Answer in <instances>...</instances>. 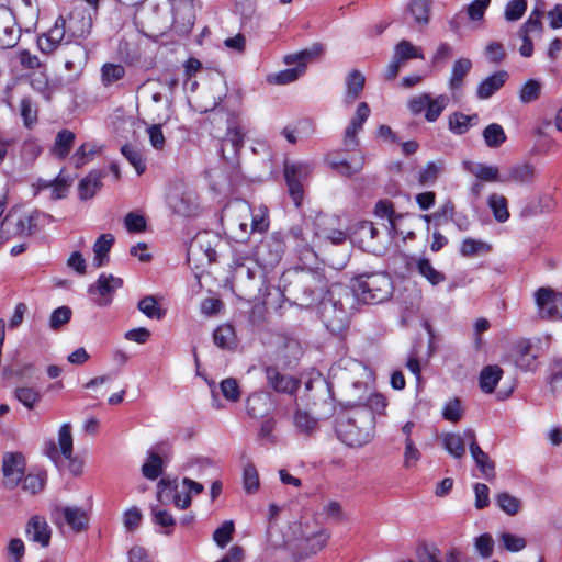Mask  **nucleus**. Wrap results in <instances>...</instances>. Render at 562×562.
<instances>
[{"label":"nucleus","instance_id":"f257e3e1","mask_svg":"<svg viewBox=\"0 0 562 562\" xmlns=\"http://www.w3.org/2000/svg\"><path fill=\"white\" fill-rule=\"evenodd\" d=\"M356 294L342 284H333L318 305V313L328 330L340 333L356 308Z\"/></svg>","mask_w":562,"mask_h":562},{"label":"nucleus","instance_id":"f03ea898","mask_svg":"<svg viewBox=\"0 0 562 562\" xmlns=\"http://www.w3.org/2000/svg\"><path fill=\"white\" fill-rule=\"evenodd\" d=\"M231 280L234 288L252 300L265 302L270 294L265 268L254 258L236 254L231 263Z\"/></svg>","mask_w":562,"mask_h":562},{"label":"nucleus","instance_id":"7ed1b4c3","mask_svg":"<svg viewBox=\"0 0 562 562\" xmlns=\"http://www.w3.org/2000/svg\"><path fill=\"white\" fill-rule=\"evenodd\" d=\"M375 418L366 408H355L340 416L336 423L338 439L351 448L367 445L373 438Z\"/></svg>","mask_w":562,"mask_h":562},{"label":"nucleus","instance_id":"20e7f679","mask_svg":"<svg viewBox=\"0 0 562 562\" xmlns=\"http://www.w3.org/2000/svg\"><path fill=\"white\" fill-rule=\"evenodd\" d=\"M393 285L387 274L374 272L359 276L355 279L351 291L356 294V301L376 304L386 301L392 294Z\"/></svg>","mask_w":562,"mask_h":562},{"label":"nucleus","instance_id":"39448f33","mask_svg":"<svg viewBox=\"0 0 562 562\" xmlns=\"http://www.w3.org/2000/svg\"><path fill=\"white\" fill-rule=\"evenodd\" d=\"M41 217H43L44 220H47L48 222L54 221L52 215L42 214L36 211L30 212V213H23V214L19 215V217L14 222L13 231L10 232V231H5V226H9L12 223L13 214H11V213L8 214L1 224L0 245L3 244L9 238V235L21 236V237L31 236L33 233L36 232L37 224H38Z\"/></svg>","mask_w":562,"mask_h":562},{"label":"nucleus","instance_id":"423d86ee","mask_svg":"<svg viewBox=\"0 0 562 562\" xmlns=\"http://www.w3.org/2000/svg\"><path fill=\"white\" fill-rule=\"evenodd\" d=\"M285 249L284 238L280 233H273L260 240L254 250V259L263 268L276 266Z\"/></svg>","mask_w":562,"mask_h":562},{"label":"nucleus","instance_id":"0eeeda50","mask_svg":"<svg viewBox=\"0 0 562 562\" xmlns=\"http://www.w3.org/2000/svg\"><path fill=\"white\" fill-rule=\"evenodd\" d=\"M538 316L542 319H562V293L549 286L539 288L533 294Z\"/></svg>","mask_w":562,"mask_h":562},{"label":"nucleus","instance_id":"6e6552de","mask_svg":"<svg viewBox=\"0 0 562 562\" xmlns=\"http://www.w3.org/2000/svg\"><path fill=\"white\" fill-rule=\"evenodd\" d=\"M312 166L306 162H285L284 177L289 193L296 206H300L303 198V181L310 176Z\"/></svg>","mask_w":562,"mask_h":562},{"label":"nucleus","instance_id":"1a4fd4ad","mask_svg":"<svg viewBox=\"0 0 562 562\" xmlns=\"http://www.w3.org/2000/svg\"><path fill=\"white\" fill-rule=\"evenodd\" d=\"M123 285V280L113 274L102 273L88 288V293L98 306H108L111 304L115 291Z\"/></svg>","mask_w":562,"mask_h":562},{"label":"nucleus","instance_id":"9d476101","mask_svg":"<svg viewBox=\"0 0 562 562\" xmlns=\"http://www.w3.org/2000/svg\"><path fill=\"white\" fill-rule=\"evenodd\" d=\"M25 458L21 452H5L2 457L3 485L15 488L22 481L25 473Z\"/></svg>","mask_w":562,"mask_h":562},{"label":"nucleus","instance_id":"9b49d317","mask_svg":"<svg viewBox=\"0 0 562 562\" xmlns=\"http://www.w3.org/2000/svg\"><path fill=\"white\" fill-rule=\"evenodd\" d=\"M431 0H411L404 12V21L413 29L423 31L430 22Z\"/></svg>","mask_w":562,"mask_h":562},{"label":"nucleus","instance_id":"f8f14e48","mask_svg":"<svg viewBox=\"0 0 562 562\" xmlns=\"http://www.w3.org/2000/svg\"><path fill=\"white\" fill-rule=\"evenodd\" d=\"M20 40V29L13 12L5 5H0V47L12 48Z\"/></svg>","mask_w":562,"mask_h":562},{"label":"nucleus","instance_id":"ddd939ff","mask_svg":"<svg viewBox=\"0 0 562 562\" xmlns=\"http://www.w3.org/2000/svg\"><path fill=\"white\" fill-rule=\"evenodd\" d=\"M370 113L371 111L367 102H360L358 104L355 115L345 130L344 145L347 149H355L358 146L357 134L362 130Z\"/></svg>","mask_w":562,"mask_h":562},{"label":"nucleus","instance_id":"4468645a","mask_svg":"<svg viewBox=\"0 0 562 562\" xmlns=\"http://www.w3.org/2000/svg\"><path fill=\"white\" fill-rule=\"evenodd\" d=\"M463 169L484 183H504V177L497 166L467 160Z\"/></svg>","mask_w":562,"mask_h":562},{"label":"nucleus","instance_id":"2eb2a0df","mask_svg":"<svg viewBox=\"0 0 562 562\" xmlns=\"http://www.w3.org/2000/svg\"><path fill=\"white\" fill-rule=\"evenodd\" d=\"M66 24L70 37H86L92 27V16L90 13L85 14L80 9H75L66 20Z\"/></svg>","mask_w":562,"mask_h":562},{"label":"nucleus","instance_id":"dca6fc26","mask_svg":"<svg viewBox=\"0 0 562 562\" xmlns=\"http://www.w3.org/2000/svg\"><path fill=\"white\" fill-rule=\"evenodd\" d=\"M68 33L66 19L59 16L54 26L44 35L38 38V46L42 52H53L64 40Z\"/></svg>","mask_w":562,"mask_h":562},{"label":"nucleus","instance_id":"f3484780","mask_svg":"<svg viewBox=\"0 0 562 562\" xmlns=\"http://www.w3.org/2000/svg\"><path fill=\"white\" fill-rule=\"evenodd\" d=\"M245 133L241 127L236 123H229L225 137L222 139L221 153L224 158H228L226 153L231 156H236L244 144Z\"/></svg>","mask_w":562,"mask_h":562},{"label":"nucleus","instance_id":"a211bd4d","mask_svg":"<svg viewBox=\"0 0 562 562\" xmlns=\"http://www.w3.org/2000/svg\"><path fill=\"white\" fill-rule=\"evenodd\" d=\"M268 384L277 392L292 394L294 393L300 381L290 375L281 374L276 368L269 367L266 370Z\"/></svg>","mask_w":562,"mask_h":562},{"label":"nucleus","instance_id":"6ab92c4d","mask_svg":"<svg viewBox=\"0 0 562 562\" xmlns=\"http://www.w3.org/2000/svg\"><path fill=\"white\" fill-rule=\"evenodd\" d=\"M536 179V169L528 162H519L508 168L504 176L505 183L530 184Z\"/></svg>","mask_w":562,"mask_h":562},{"label":"nucleus","instance_id":"aec40b11","mask_svg":"<svg viewBox=\"0 0 562 562\" xmlns=\"http://www.w3.org/2000/svg\"><path fill=\"white\" fill-rule=\"evenodd\" d=\"M329 533L326 530H319L316 533L303 540L300 551L295 553L296 560H302L316 554L327 544Z\"/></svg>","mask_w":562,"mask_h":562},{"label":"nucleus","instance_id":"412c9836","mask_svg":"<svg viewBox=\"0 0 562 562\" xmlns=\"http://www.w3.org/2000/svg\"><path fill=\"white\" fill-rule=\"evenodd\" d=\"M26 537L29 540L46 547L50 540V529L43 517L33 516L26 526Z\"/></svg>","mask_w":562,"mask_h":562},{"label":"nucleus","instance_id":"4be33fe9","mask_svg":"<svg viewBox=\"0 0 562 562\" xmlns=\"http://www.w3.org/2000/svg\"><path fill=\"white\" fill-rule=\"evenodd\" d=\"M508 74L505 70H498L483 79L476 89V97L481 100L491 98L507 81Z\"/></svg>","mask_w":562,"mask_h":562},{"label":"nucleus","instance_id":"5701e85b","mask_svg":"<svg viewBox=\"0 0 562 562\" xmlns=\"http://www.w3.org/2000/svg\"><path fill=\"white\" fill-rule=\"evenodd\" d=\"M175 21L182 26H192L195 20L194 0H169Z\"/></svg>","mask_w":562,"mask_h":562},{"label":"nucleus","instance_id":"b1692460","mask_svg":"<svg viewBox=\"0 0 562 562\" xmlns=\"http://www.w3.org/2000/svg\"><path fill=\"white\" fill-rule=\"evenodd\" d=\"M324 289L323 280L315 273H307L302 279L303 296L302 305H312L321 295Z\"/></svg>","mask_w":562,"mask_h":562},{"label":"nucleus","instance_id":"393cba45","mask_svg":"<svg viewBox=\"0 0 562 562\" xmlns=\"http://www.w3.org/2000/svg\"><path fill=\"white\" fill-rule=\"evenodd\" d=\"M88 59L86 48L79 43H67L65 67L70 71H82Z\"/></svg>","mask_w":562,"mask_h":562},{"label":"nucleus","instance_id":"a878e982","mask_svg":"<svg viewBox=\"0 0 562 562\" xmlns=\"http://www.w3.org/2000/svg\"><path fill=\"white\" fill-rule=\"evenodd\" d=\"M324 45L315 43L311 47H307L296 54H291L284 57L286 65L302 66L304 69L308 63L318 59L324 54Z\"/></svg>","mask_w":562,"mask_h":562},{"label":"nucleus","instance_id":"bb28decb","mask_svg":"<svg viewBox=\"0 0 562 562\" xmlns=\"http://www.w3.org/2000/svg\"><path fill=\"white\" fill-rule=\"evenodd\" d=\"M364 83L366 78L361 71L353 69L347 75L344 98L346 104H352L361 95Z\"/></svg>","mask_w":562,"mask_h":562},{"label":"nucleus","instance_id":"cd10ccee","mask_svg":"<svg viewBox=\"0 0 562 562\" xmlns=\"http://www.w3.org/2000/svg\"><path fill=\"white\" fill-rule=\"evenodd\" d=\"M114 244V236L112 234H102L98 237L93 245V265L101 268L109 262V254Z\"/></svg>","mask_w":562,"mask_h":562},{"label":"nucleus","instance_id":"c85d7f7f","mask_svg":"<svg viewBox=\"0 0 562 562\" xmlns=\"http://www.w3.org/2000/svg\"><path fill=\"white\" fill-rule=\"evenodd\" d=\"M63 516L66 524L75 531H80L86 528L88 524L87 513L76 506H66L57 510Z\"/></svg>","mask_w":562,"mask_h":562},{"label":"nucleus","instance_id":"c756f323","mask_svg":"<svg viewBox=\"0 0 562 562\" xmlns=\"http://www.w3.org/2000/svg\"><path fill=\"white\" fill-rule=\"evenodd\" d=\"M472 69V61L469 58L457 59L451 68L449 88L452 91L460 90L463 86V80Z\"/></svg>","mask_w":562,"mask_h":562},{"label":"nucleus","instance_id":"7c9ffc66","mask_svg":"<svg viewBox=\"0 0 562 562\" xmlns=\"http://www.w3.org/2000/svg\"><path fill=\"white\" fill-rule=\"evenodd\" d=\"M75 139L74 132L69 130L59 131L52 147V154L59 159L66 158L75 144Z\"/></svg>","mask_w":562,"mask_h":562},{"label":"nucleus","instance_id":"2f4dec72","mask_svg":"<svg viewBox=\"0 0 562 562\" xmlns=\"http://www.w3.org/2000/svg\"><path fill=\"white\" fill-rule=\"evenodd\" d=\"M103 173L100 170H92L79 183V196L82 200L91 199L101 187Z\"/></svg>","mask_w":562,"mask_h":562},{"label":"nucleus","instance_id":"473e14b6","mask_svg":"<svg viewBox=\"0 0 562 562\" xmlns=\"http://www.w3.org/2000/svg\"><path fill=\"white\" fill-rule=\"evenodd\" d=\"M487 205L498 223H504L509 218L508 201L503 194L491 193L487 198Z\"/></svg>","mask_w":562,"mask_h":562},{"label":"nucleus","instance_id":"72a5a7b5","mask_svg":"<svg viewBox=\"0 0 562 562\" xmlns=\"http://www.w3.org/2000/svg\"><path fill=\"white\" fill-rule=\"evenodd\" d=\"M503 374L498 366H487L480 374V387L484 393H493Z\"/></svg>","mask_w":562,"mask_h":562},{"label":"nucleus","instance_id":"f704fd0d","mask_svg":"<svg viewBox=\"0 0 562 562\" xmlns=\"http://www.w3.org/2000/svg\"><path fill=\"white\" fill-rule=\"evenodd\" d=\"M353 405L355 408L368 409L374 417L375 414H384L387 402L382 394L373 393L366 398L360 397L357 402L353 403Z\"/></svg>","mask_w":562,"mask_h":562},{"label":"nucleus","instance_id":"c9c22d12","mask_svg":"<svg viewBox=\"0 0 562 562\" xmlns=\"http://www.w3.org/2000/svg\"><path fill=\"white\" fill-rule=\"evenodd\" d=\"M328 165L345 177H351L355 173H358L363 167V157H359L353 159L352 162H348L342 159H338L336 157L327 158Z\"/></svg>","mask_w":562,"mask_h":562},{"label":"nucleus","instance_id":"e433bc0d","mask_svg":"<svg viewBox=\"0 0 562 562\" xmlns=\"http://www.w3.org/2000/svg\"><path fill=\"white\" fill-rule=\"evenodd\" d=\"M393 55L402 63L413 58H425L423 49L407 40H402L395 45Z\"/></svg>","mask_w":562,"mask_h":562},{"label":"nucleus","instance_id":"4c0bfd02","mask_svg":"<svg viewBox=\"0 0 562 562\" xmlns=\"http://www.w3.org/2000/svg\"><path fill=\"white\" fill-rule=\"evenodd\" d=\"M482 135H483L484 142H485V145L490 148H498L507 139L504 128L502 127V125H499L497 123L488 124L483 130Z\"/></svg>","mask_w":562,"mask_h":562},{"label":"nucleus","instance_id":"58836bf2","mask_svg":"<svg viewBox=\"0 0 562 562\" xmlns=\"http://www.w3.org/2000/svg\"><path fill=\"white\" fill-rule=\"evenodd\" d=\"M166 201L168 206L177 214L186 215L189 211L188 202L180 187L169 188L166 194Z\"/></svg>","mask_w":562,"mask_h":562},{"label":"nucleus","instance_id":"ea45409f","mask_svg":"<svg viewBox=\"0 0 562 562\" xmlns=\"http://www.w3.org/2000/svg\"><path fill=\"white\" fill-rule=\"evenodd\" d=\"M125 76V68L121 64L105 63L101 67V82L104 87H111Z\"/></svg>","mask_w":562,"mask_h":562},{"label":"nucleus","instance_id":"a19ab883","mask_svg":"<svg viewBox=\"0 0 562 562\" xmlns=\"http://www.w3.org/2000/svg\"><path fill=\"white\" fill-rule=\"evenodd\" d=\"M418 272L431 284L438 285L446 280L442 272L438 271L426 258H420L416 263Z\"/></svg>","mask_w":562,"mask_h":562},{"label":"nucleus","instance_id":"79ce46f5","mask_svg":"<svg viewBox=\"0 0 562 562\" xmlns=\"http://www.w3.org/2000/svg\"><path fill=\"white\" fill-rule=\"evenodd\" d=\"M442 442L445 449L456 459H461L465 454L464 438L461 434L449 432L443 435Z\"/></svg>","mask_w":562,"mask_h":562},{"label":"nucleus","instance_id":"37998d69","mask_svg":"<svg viewBox=\"0 0 562 562\" xmlns=\"http://www.w3.org/2000/svg\"><path fill=\"white\" fill-rule=\"evenodd\" d=\"M121 153L125 159L135 168L138 175H142L146 170L145 159L138 148L126 144L121 147Z\"/></svg>","mask_w":562,"mask_h":562},{"label":"nucleus","instance_id":"c03bdc74","mask_svg":"<svg viewBox=\"0 0 562 562\" xmlns=\"http://www.w3.org/2000/svg\"><path fill=\"white\" fill-rule=\"evenodd\" d=\"M443 170V162L441 160L438 161H429L420 171L418 181L422 186H430L436 182L438 177Z\"/></svg>","mask_w":562,"mask_h":562},{"label":"nucleus","instance_id":"a18cd8bd","mask_svg":"<svg viewBox=\"0 0 562 562\" xmlns=\"http://www.w3.org/2000/svg\"><path fill=\"white\" fill-rule=\"evenodd\" d=\"M214 344L222 349H229L235 344V331L231 325H221L213 333Z\"/></svg>","mask_w":562,"mask_h":562},{"label":"nucleus","instance_id":"49530a36","mask_svg":"<svg viewBox=\"0 0 562 562\" xmlns=\"http://www.w3.org/2000/svg\"><path fill=\"white\" fill-rule=\"evenodd\" d=\"M164 461L155 452H150L147 461L142 467L143 475L148 480H156L162 473Z\"/></svg>","mask_w":562,"mask_h":562},{"label":"nucleus","instance_id":"de8ad7c7","mask_svg":"<svg viewBox=\"0 0 562 562\" xmlns=\"http://www.w3.org/2000/svg\"><path fill=\"white\" fill-rule=\"evenodd\" d=\"M138 310L149 318L161 319L165 312L158 306L157 300L153 295L143 297L137 305Z\"/></svg>","mask_w":562,"mask_h":562},{"label":"nucleus","instance_id":"09e8293b","mask_svg":"<svg viewBox=\"0 0 562 562\" xmlns=\"http://www.w3.org/2000/svg\"><path fill=\"white\" fill-rule=\"evenodd\" d=\"M243 484H244L245 491L248 494H254L259 490V486H260L259 474H258L256 467L252 463H248L244 467Z\"/></svg>","mask_w":562,"mask_h":562},{"label":"nucleus","instance_id":"8fccbe9b","mask_svg":"<svg viewBox=\"0 0 562 562\" xmlns=\"http://www.w3.org/2000/svg\"><path fill=\"white\" fill-rule=\"evenodd\" d=\"M374 213L381 218H386L392 231L396 229V221L401 217L396 214L393 204L386 200H381L375 204Z\"/></svg>","mask_w":562,"mask_h":562},{"label":"nucleus","instance_id":"3c124183","mask_svg":"<svg viewBox=\"0 0 562 562\" xmlns=\"http://www.w3.org/2000/svg\"><path fill=\"white\" fill-rule=\"evenodd\" d=\"M58 445L60 448V453L65 459L69 460L72 456V436H71V426L66 423L63 424L59 432H58Z\"/></svg>","mask_w":562,"mask_h":562},{"label":"nucleus","instance_id":"603ef678","mask_svg":"<svg viewBox=\"0 0 562 562\" xmlns=\"http://www.w3.org/2000/svg\"><path fill=\"white\" fill-rule=\"evenodd\" d=\"M21 482H22V488L25 492H29L31 494H36L43 490L45 482H46V474L43 472L29 473L27 475L24 474Z\"/></svg>","mask_w":562,"mask_h":562},{"label":"nucleus","instance_id":"864d4df0","mask_svg":"<svg viewBox=\"0 0 562 562\" xmlns=\"http://www.w3.org/2000/svg\"><path fill=\"white\" fill-rule=\"evenodd\" d=\"M448 103L449 97L445 94H440L435 99L430 98L427 111L425 113L426 120L428 122H435L447 108Z\"/></svg>","mask_w":562,"mask_h":562},{"label":"nucleus","instance_id":"5fc2aeb1","mask_svg":"<svg viewBox=\"0 0 562 562\" xmlns=\"http://www.w3.org/2000/svg\"><path fill=\"white\" fill-rule=\"evenodd\" d=\"M234 531V522L232 520L224 521L222 526L213 532V540L217 547L225 548L232 541Z\"/></svg>","mask_w":562,"mask_h":562},{"label":"nucleus","instance_id":"6e6d98bb","mask_svg":"<svg viewBox=\"0 0 562 562\" xmlns=\"http://www.w3.org/2000/svg\"><path fill=\"white\" fill-rule=\"evenodd\" d=\"M358 233L362 243H367V247L372 252H378L380 249L375 247L372 241L378 237L379 231L372 222H362L358 228Z\"/></svg>","mask_w":562,"mask_h":562},{"label":"nucleus","instance_id":"4d7b16f0","mask_svg":"<svg viewBox=\"0 0 562 562\" xmlns=\"http://www.w3.org/2000/svg\"><path fill=\"white\" fill-rule=\"evenodd\" d=\"M541 83L535 79L528 80L519 91V100L522 103H531L540 98Z\"/></svg>","mask_w":562,"mask_h":562},{"label":"nucleus","instance_id":"13d9d810","mask_svg":"<svg viewBox=\"0 0 562 562\" xmlns=\"http://www.w3.org/2000/svg\"><path fill=\"white\" fill-rule=\"evenodd\" d=\"M474 120H477L476 115L470 116L463 113H454L449 119V127L456 134H464Z\"/></svg>","mask_w":562,"mask_h":562},{"label":"nucleus","instance_id":"bf43d9fd","mask_svg":"<svg viewBox=\"0 0 562 562\" xmlns=\"http://www.w3.org/2000/svg\"><path fill=\"white\" fill-rule=\"evenodd\" d=\"M293 422L297 430L304 434H310L317 427V419L301 409L295 412Z\"/></svg>","mask_w":562,"mask_h":562},{"label":"nucleus","instance_id":"052dcab7","mask_svg":"<svg viewBox=\"0 0 562 562\" xmlns=\"http://www.w3.org/2000/svg\"><path fill=\"white\" fill-rule=\"evenodd\" d=\"M496 503L503 512L510 516L516 515L521 507V503L517 497L505 492L497 495Z\"/></svg>","mask_w":562,"mask_h":562},{"label":"nucleus","instance_id":"680f3d73","mask_svg":"<svg viewBox=\"0 0 562 562\" xmlns=\"http://www.w3.org/2000/svg\"><path fill=\"white\" fill-rule=\"evenodd\" d=\"M487 251H490L487 244L473 238H465L460 247V252L464 257H473Z\"/></svg>","mask_w":562,"mask_h":562},{"label":"nucleus","instance_id":"e2e57ef3","mask_svg":"<svg viewBox=\"0 0 562 562\" xmlns=\"http://www.w3.org/2000/svg\"><path fill=\"white\" fill-rule=\"evenodd\" d=\"M527 10L526 0H510L505 5L504 16L508 22L518 21Z\"/></svg>","mask_w":562,"mask_h":562},{"label":"nucleus","instance_id":"0e129e2a","mask_svg":"<svg viewBox=\"0 0 562 562\" xmlns=\"http://www.w3.org/2000/svg\"><path fill=\"white\" fill-rule=\"evenodd\" d=\"M222 395L229 402H238L241 395L238 382L234 378H226L220 383Z\"/></svg>","mask_w":562,"mask_h":562},{"label":"nucleus","instance_id":"69168bd1","mask_svg":"<svg viewBox=\"0 0 562 562\" xmlns=\"http://www.w3.org/2000/svg\"><path fill=\"white\" fill-rule=\"evenodd\" d=\"M499 541L503 544V547L509 552H519L522 549H525L527 544L525 538L510 532L501 533Z\"/></svg>","mask_w":562,"mask_h":562},{"label":"nucleus","instance_id":"338daca9","mask_svg":"<svg viewBox=\"0 0 562 562\" xmlns=\"http://www.w3.org/2000/svg\"><path fill=\"white\" fill-rule=\"evenodd\" d=\"M474 548L477 554L483 558H490L494 552V539L490 533H483L474 539Z\"/></svg>","mask_w":562,"mask_h":562},{"label":"nucleus","instance_id":"774afa93","mask_svg":"<svg viewBox=\"0 0 562 562\" xmlns=\"http://www.w3.org/2000/svg\"><path fill=\"white\" fill-rule=\"evenodd\" d=\"M15 396L20 403L27 408H33L34 405L40 401L41 394L33 387H18L15 390Z\"/></svg>","mask_w":562,"mask_h":562}]
</instances>
